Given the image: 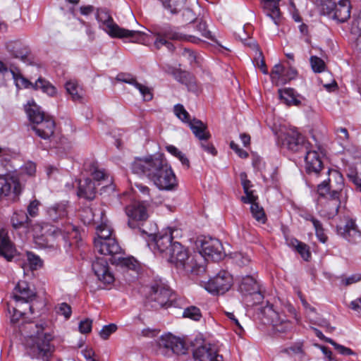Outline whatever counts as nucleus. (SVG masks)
<instances>
[{
    "mask_svg": "<svg viewBox=\"0 0 361 361\" xmlns=\"http://www.w3.org/2000/svg\"><path fill=\"white\" fill-rule=\"evenodd\" d=\"M27 259L32 269H37L42 265L41 259L37 255H35L32 252H27Z\"/></svg>",
    "mask_w": 361,
    "mask_h": 361,
    "instance_id": "3c124183",
    "label": "nucleus"
},
{
    "mask_svg": "<svg viewBox=\"0 0 361 361\" xmlns=\"http://www.w3.org/2000/svg\"><path fill=\"white\" fill-rule=\"evenodd\" d=\"M92 221H99V219L101 220L100 224L97 226V238H96L94 240H104L114 238L112 236V228L108 224L107 220L104 218V212L102 209L95 210L92 212Z\"/></svg>",
    "mask_w": 361,
    "mask_h": 361,
    "instance_id": "6ab92c4d",
    "label": "nucleus"
},
{
    "mask_svg": "<svg viewBox=\"0 0 361 361\" xmlns=\"http://www.w3.org/2000/svg\"><path fill=\"white\" fill-rule=\"evenodd\" d=\"M36 333L31 334L25 341V350L28 356L32 359L39 361H49L52 353L51 341L52 335L44 331L43 324H35Z\"/></svg>",
    "mask_w": 361,
    "mask_h": 361,
    "instance_id": "7ed1b4c3",
    "label": "nucleus"
},
{
    "mask_svg": "<svg viewBox=\"0 0 361 361\" xmlns=\"http://www.w3.org/2000/svg\"><path fill=\"white\" fill-rule=\"evenodd\" d=\"M6 47L13 58L18 59L27 64L32 63V58L31 57L30 49L20 41L8 42Z\"/></svg>",
    "mask_w": 361,
    "mask_h": 361,
    "instance_id": "dca6fc26",
    "label": "nucleus"
},
{
    "mask_svg": "<svg viewBox=\"0 0 361 361\" xmlns=\"http://www.w3.org/2000/svg\"><path fill=\"white\" fill-rule=\"evenodd\" d=\"M96 194V186L89 178L80 180L78 195L87 200H93Z\"/></svg>",
    "mask_w": 361,
    "mask_h": 361,
    "instance_id": "bb28decb",
    "label": "nucleus"
},
{
    "mask_svg": "<svg viewBox=\"0 0 361 361\" xmlns=\"http://www.w3.org/2000/svg\"><path fill=\"white\" fill-rule=\"evenodd\" d=\"M305 168L309 174L318 175L323 169L322 157L317 150L310 149L305 157Z\"/></svg>",
    "mask_w": 361,
    "mask_h": 361,
    "instance_id": "f3484780",
    "label": "nucleus"
},
{
    "mask_svg": "<svg viewBox=\"0 0 361 361\" xmlns=\"http://www.w3.org/2000/svg\"><path fill=\"white\" fill-rule=\"evenodd\" d=\"M290 243L295 248L303 259L307 261L310 259L311 254L309 250V247L306 244L300 242L296 239L291 240Z\"/></svg>",
    "mask_w": 361,
    "mask_h": 361,
    "instance_id": "79ce46f5",
    "label": "nucleus"
},
{
    "mask_svg": "<svg viewBox=\"0 0 361 361\" xmlns=\"http://www.w3.org/2000/svg\"><path fill=\"white\" fill-rule=\"evenodd\" d=\"M279 94L285 104L288 106H298L300 102L295 97L292 89L279 90Z\"/></svg>",
    "mask_w": 361,
    "mask_h": 361,
    "instance_id": "4c0bfd02",
    "label": "nucleus"
},
{
    "mask_svg": "<svg viewBox=\"0 0 361 361\" xmlns=\"http://www.w3.org/2000/svg\"><path fill=\"white\" fill-rule=\"evenodd\" d=\"M240 178L244 190V192L246 195L245 197H242V201L243 202H251L252 201H256L257 197L254 195L253 191L251 190L252 185L251 182L247 178V174L245 172L240 173Z\"/></svg>",
    "mask_w": 361,
    "mask_h": 361,
    "instance_id": "473e14b6",
    "label": "nucleus"
},
{
    "mask_svg": "<svg viewBox=\"0 0 361 361\" xmlns=\"http://www.w3.org/2000/svg\"><path fill=\"white\" fill-rule=\"evenodd\" d=\"M161 348L170 349L176 354H185L186 348L184 342L171 334L162 336L159 341Z\"/></svg>",
    "mask_w": 361,
    "mask_h": 361,
    "instance_id": "aec40b11",
    "label": "nucleus"
},
{
    "mask_svg": "<svg viewBox=\"0 0 361 361\" xmlns=\"http://www.w3.org/2000/svg\"><path fill=\"white\" fill-rule=\"evenodd\" d=\"M94 245L95 250L102 255L111 256V259L122 253V249L115 238L94 240Z\"/></svg>",
    "mask_w": 361,
    "mask_h": 361,
    "instance_id": "2eb2a0df",
    "label": "nucleus"
},
{
    "mask_svg": "<svg viewBox=\"0 0 361 361\" xmlns=\"http://www.w3.org/2000/svg\"><path fill=\"white\" fill-rule=\"evenodd\" d=\"M360 281H361V274H356L343 279L342 282L345 286H349Z\"/></svg>",
    "mask_w": 361,
    "mask_h": 361,
    "instance_id": "338daca9",
    "label": "nucleus"
},
{
    "mask_svg": "<svg viewBox=\"0 0 361 361\" xmlns=\"http://www.w3.org/2000/svg\"><path fill=\"white\" fill-rule=\"evenodd\" d=\"M280 0H263L262 7L264 13L269 17H270L275 24L279 23V20L281 16V12L279 9Z\"/></svg>",
    "mask_w": 361,
    "mask_h": 361,
    "instance_id": "cd10ccee",
    "label": "nucleus"
},
{
    "mask_svg": "<svg viewBox=\"0 0 361 361\" xmlns=\"http://www.w3.org/2000/svg\"><path fill=\"white\" fill-rule=\"evenodd\" d=\"M126 214L135 221H145L148 217L145 206L142 203H133L126 208Z\"/></svg>",
    "mask_w": 361,
    "mask_h": 361,
    "instance_id": "a878e982",
    "label": "nucleus"
},
{
    "mask_svg": "<svg viewBox=\"0 0 361 361\" xmlns=\"http://www.w3.org/2000/svg\"><path fill=\"white\" fill-rule=\"evenodd\" d=\"M164 6L168 8L171 13H177L182 11L186 0H161Z\"/></svg>",
    "mask_w": 361,
    "mask_h": 361,
    "instance_id": "a19ab883",
    "label": "nucleus"
},
{
    "mask_svg": "<svg viewBox=\"0 0 361 361\" xmlns=\"http://www.w3.org/2000/svg\"><path fill=\"white\" fill-rule=\"evenodd\" d=\"M311 222L312 223L314 228L315 229V233L317 238L322 243H326L327 240V236L324 233L322 223L314 217H311Z\"/></svg>",
    "mask_w": 361,
    "mask_h": 361,
    "instance_id": "49530a36",
    "label": "nucleus"
},
{
    "mask_svg": "<svg viewBox=\"0 0 361 361\" xmlns=\"http://www.w3.org/2000/svg\"><path fill=\"white\" fill-rule=\"evenodd\" d=\"M351 32L357 35L361 34V11L353 22Z\"/></svg>",
    "mask_w": 361,
    "mask_h": 361,
    "instance_id": "052dcab7",
    "label": "nucleus"
},
{
    "mask_svg": "<svg viewBox=\"0 0 361 361\" xmlns=\"http://www.w3.org/2000/svg\"><path fill=\"white\" fill-rule=\"evenodd\" d=\"M326 342L330 343L332 345L334 348L338 350V352L343 355H356V353L353 351L350 348H347L344 345H340L337 343H336L333 339L331 338H326Z\"/></svg>",
    "mask_w": 361,
    "mask_h": 361,
    "instance_id": "09e8293b",
    "label": "nucleus"
},
{
    "mask_svg": "<svg viewBox=\"0 0 361 361\" xmlns=\"http://www.w3.org/2000/svg\"><path fill=\"white\" fill-rule=\"evenodd\" d=\"M255 202L256 201H252L250 202L251 204L250 212L252 215L257 221L260 224H264L267 221V216L264 209Z\"/></svg>",
    "mask_w": 361,
    "mask_h": 361,
    "instance_id": "ea45409f",
    "label": "nucleus"
},
{
    "mask_svg": "<svg viewBox=\"0 0 361 361\" xmlns=\"http://www.w3.org/2000/svg\"><path fill=\"white\" fill-rule=\"evenodd\" d=\"M27 310H29V309L26 306L18 307L16 302L15 306L12 307V312L9 309V312L11 314V322L12 323L18 322L24 314L27 313Z\"/></svg>",
    "mask_w": 361,
    "mask_h": 361,
    "instance_id": "37998d69",
    "label": "nucleus"
},
{
    "mask_svg": "<svg viewBox=\"0 0 361 361\" xmlns=\"http://www.w3.org/2000/svg\"><path fill=\"white\" fill-rule=\"evenodd\" d=\"M51 118L49 114H28L29 121L32 126L39 125L45 119Z\"/></svg>",
    "mask_w": 361,
    "mask_h": 361,
    "instance_id": "4d7b16f0",
    "label": "nucleus"
},
{
    "mask_svg": "<svg viewBox=\"0 0 361 361\" xmlns=\"http://www.w3.org/2000/svg\"><path fill=\"white\" fill-rule=\"evenodd\" d=\"M65 88L71 99L75 102H80L83 98V91L74 81H68L65 84Z\"/></svg>",
    "mask_w": 361,
    "mask_h": 361,
    "instance_id": "f704fd0d",
    "label": "nucleus"
},
{
    "mask_svg": "<svg viewBox=\"0 0 361 361\" xmlns=\"http://www.w3.org/2000/svg\"><path fill=\"white\" fill-rule=\"evenodd\" d=\"M232 283V276L222 270L205 284L204 288L212 294H224L231 288Z\"/></svg>",
    "mask_w": 361,
    "mask_h": 361,
    "instance_id": "9d476101",
    "label": "nucleus"
},
{
    "mask_svg": "<svg viewBox=\"0 0 361 361\" xmlns=\"http://www.w3.org/2000/svg\"><path fill=\"white\" fill-rule=\"evenodd\" d=\"M16 252V248L8 238L7 231L5 229H0V255L10 261Z\"/></svg>",
    "mask_w": 361,
    "mask_h": 361,
    "instance_id": "b1692460",
    "label": "nucleus"
},
{
    "mask_svg": "<svg viewBox=\"0 0 361 361\" xmlns=\"http://www.w3.org/2000/svg\"><path fill=\"white\" fill-rule=\"evenodd\" d=\"M310 64L313 71L315 73H321L324 71L326 68L324 61L315 56H311Z\"/></svg>",
    "mask_w": 361,
    "mask_h": 361,
    "instance_id": "8fccbe9b",
    "label": "nucleus"
},
{
    "mask_svg": "<svg viewBox=\"0 0 361 361\" xmlns=\"http://www.w3.org/2000/svg\"><path fill=\"white\" fill-rule=\"evenodd\" d=\"M183 316L194 321H199L202 317V313L198 307L190 306L184 310Z\"/></svg>",
    "mask_w": 361,
    "mask_h": 361,
    "instance_id": "a18cd8bd",
    "label": "nucleus"
},
{
    "mask_svg": "<svg viewBox=\"0 0 361 361\" xmlns=\"http://www.w3.org/2000/svg\"><path fill=\"white\" fill-rule=\"evenodd\" d=\"M193 357L199 361H223V357L219 355L209 344H204L193 350Z\"/></svg>",
    "mask_w": 361,
    "mask_h": 361,
    "instance_id": "4be33fe9",
    "label": "nucleus"
},
{
    "mask_svg": "<svg viewBox=\"0 0 361 361\" xmlns=\"http://www.w3.org/2000/svg\"><path fill=\"white\" fill-rule=\"evenodd\" d=\"M172 296V291L168 287L156 284L152 287L149 299L155 303L153 306L157 308L170 305Z\"/></svg>",
    "mask_w": 361,
    "mask_h": 361,
    "instance_id": "4468645a",
    "label": "nucleus"
},
{
    "mask_svg": "<svg viewBox=\"0 0 361 361\" xmlns=\"http://www.w3.org/2000/svg\"><path fill=\"white\" fill-rule=\"evenodd\" d=\"M112 264H116L121 268L128 270L136 271L139 269V264L137 261L133 257H123L122 253L117 255L114 259H111Z\"/></svg>",
    "mask_w": 361,
    "mask_h": 361,
    "instance_id": "7c9ffc66",
    "label": "nucleus"
},
{
    "mask_svg": "<svg viewBox=\"0 0 361 361\" xmlns=\"http://www.w3.org/2000/svg\"><path fill=\"white\" fill-rule=\"evenodd\" d=\"M337 233L352 243H356L361 237V232L353 219H348L344 226H338Z\"/></svg>",
    "mask_w": 361,
    "mask_h": 361,
    "instance_id": "412c9836",
    "label": "nucleus"
},
{
    "mask_svg": "<svg viewBox=\"0 0 361 361\" xmlns=\"http://www.w3.org/2000/svg\"><path fill=\"white\" fill-rule=\"evenodd\" d=\"M35 298V292L30 288L26 281H19L13 290V298L17 303V306H26L31 314L34 312V310L33 305H31L30 302Z\"/></svg>",
    "mask_w": 361,
    "mask_h": 361,
    "instance_id": "9b49d317",
    "label": "nucleus"
},
{
    "mask_svg": "<svg viewBox=\"0 0 361 361\" xmlns=\"http://www.w3.org/2000/svg\"><path fill=\"white\" fill-rule=\"evenodd\" d=\"M92 269L97 279L104 284H111L114 281V276L109 271L106 259L97 258L92 263Z\"/></svg>",
    "mask_w": 361,
    "mask_h": 361,
    "instance_id": "a211bd4d",
    "label": "nucleus"
},
{
    "mask_svg": "<svg viewBox=\"0 0 361 361\" xmlns=\"http://www.w3.org/2000/svg\"><path fill=\"white\" fill-rule=\"evenodd\" d=\"M341 205L339 198V192L334 190L329 194V197L327 198L324 205V212L328 218H333L338 212Z\"/></svg>",
    "mask_w": 361,
    "mask_h": 361,
    "instance_id": "393cba45",
    "label": "nucleus"
},
{
    "mask_svg": "<svg viewBox=\"0 0 361 361\" xmlns=\"http://www.w3.org/2000/svg\"><path fill=\"white\" fill-rule=\"evenodd\" d=\"M21 172L30 176H35L36 173V165L32 161H27L21 167Z\"/></svg>",
    "mask_w": 361,
    "mask_h": 361,
    "instance_id": "13d9d810",
    "label": "nucleus"
},
{
    "mask_svg": "<svg viewBox=\"0 0 361 361\" xmlns=\"http://www.w3.org/2000/svg\"><path fill=\"white\" fill-rule=\"evenodd\" d=\"M196 24L197 30L200 32L202 36L208 39L212 37L211 32L207 29V25L205 21L197 20Z\"/></svg>",
    "mask_w": 361,
    "mask_h": 361,
    "instance_id": "603ef678",
    "label": "nucleus"
},
{
    "mask_svg": "<svg viewBox=\"0 0 361 361\" xmlns=\"http://www.w3.org/2000/svg\"><path fill=\"white\" fill-rule=\"evenodd\" d=\"M321 11L338 22L343 23L350 16V4L349 0H339L338 4L332 0L322 1Z\"/></svg>",
    "mask_w": 361,
    "mask_h": 361,
    "instance_id": "1a4fd4ad",
    "label": "nucleus"
},
{
    "mask_svg": "<svg viewBox=\"0 0 361 361\" xmlns=\"http://www.w3.org/2000/svg\"><path fill=\"white\" fill-rule=\"evenodd\" d=\"M166 257L178 271L185 274L199 275L205 271L201 255H190L188 249L178 242H173Z\"/></svg>",
    "mask_w": 361,
    "mask_h": 361,
    "instance_id": "f257e3e1",
    "label": "nucleus"
},
{
    "mask_svg": "<svg viewBox=\"0 0 361 361\" xmlns=\"http://www.w3.org/2000/svg\"><path fill=\"white\" fill-rule=\"evenodd\" d=\"M173 231L171 228L164 230L155 239L157 250L166 257L168 256L170 248L173 246Z\"/></svg>",
    "mask_w": 361,
    "mask_h": 361,
    "instance_id": "5701e85b",
    "label": "nucleus"
},
{
    "mask_svg": "<svg viewBox=\"0 0 361 361\" xmlns=\"http://www.w3.org/2000/svg\"><path fill=\"white\" fill-rule=\"evenodd\" d=\"M166 164L161 155L136 158L131 164L134 173L145 175L150 180Z\"/></svg>",
    "mask_w": 361,
    "mask_h": 361,
    "instance_id": "39448f33",
    "label": "nucleus"
},
{
    "mask_svg": "<svg viewBox=\"0 0 361 361\" xmlns=\"http://www.w3.org/2000/svg\"><path fill=\"white\" fill-rule=\"evenodd\" d=\"M30 220L24 211L16 212L11 217V223L15 228H18L28 224Z\"/></svg>",
    "mask_w": 361,
    "mask_h": 361,
    "instance_id": "58836bf2",
    "label": "nucleus"
},
{
    "mask_svg": "<svg viewBox=\"0 0 361 361\" xmlns=\"http://www.w3.org/2000/svg\"><path fill=\"white\" fill-rule=\"evenodd\" d=\"M40 206V202L37 200H34L30 202L27 207V212L28 217H35L38 215L39 213V207Z\"/></svg>",
    "mask_w": 361,
    "mask_h": 361,
    "instance_id": "864d4df0",
    "label": "nucleus"
},
{
    "mask_svg": "<svg viewBox=\"0 0 361 361\" xmlns=\"http://www.w3.org/2000/svg\"><path fill=\"white\" fill-rule=\"evenodd\" d=\"M276 134L279 140L281 141L282 145L292 152H298L303 147L308 149L307 145L309 143L306 142L305 137L295 127L286 128L281 126L279 133L276 131Z\"/></svg>",
    "mask_w": 361,
    "mask_h": 361,
    "instance_id": "0eeeda50",
    "label": "nucleus"
},
{
    "mask_svg": "<svg viewBox=\"0 0 361 361\" xmlns=\"http://www.w3.org/2000/svg\"><path fill=\"white\" fill-rule=\"evenodd\" d=\"M285 72V68L281 64H276L271 73V78L273 81L279 83H282V79L284 78L283 73Z\"/></svg>",
    "mask_w": 361,
    "mask_h": 361,
    "instance_id": "de8ad7c7",
    "label": "nucleus"
},
{
    "mask_svg": "<svg viewBox=\"0 0 361 361\" xmlns=\"http://www.w3.org/2000/svg\"><path fill=\"white\" fill-rule=\"evenodd\" d=\"M33 130L42 139H48L54 133V122L51 118H48L39 125L32 126Z\"/></svg>",
    "mask_w": 361,
    "mask_h": 361,
    "instance_id": "c85d7f7f",
    "label": "nucleus"
},
{
    "mask_svg": "<svg viewBox=\"0 0 361 361\" xmlns=\"http://www.w3.org/2000/svg\"><path fill=\"white\" fill-rule=\"evenodd\" d=\"M117 329L116 325L114 324H111L106 326H104L99 332V336L102 338L106 340L109 338V336L115 332Z\"/></svg>",
    "mask_w": 361,
    "mask_h": 361,
    "instance_id": "6e6d98bb",
    "label": "nucleus"
},
{
    "mask_svg": "<svg viewBox=\"0 0 361 361\" xmlns=\"http://www.w3.org/2000/svg\"><path fill=\"white\" fill-rule=\"evenodd\" d=\"M154 35L156 37L154 47L157 49H159L161 47L165 46L170 51H173L174 46L169 41V39L191 42L194 43H196L198 40V39L195 36L180 32L169 25H164L159 28L156 31Z\"/></svg>",
    "mask_w": 361,
    "mask_h": 361,
    "instance_id": "20e7f679",
    "label": "nucleus"
},
{
    "mask_svg": "<svg viewBox=\"0 0 361 361\" xmlns=\"http://www.w3.org/2000/svg\"><path fill=\"white\" fill-rule=\"evenodd\" d=\"M25 113H41L39 110V107L36 104L35 101L31 100L27 102V104L25 106Z\"/></svg>",
    "mask_w": 361,
    "mask_h": 361,
    "instance_id": "0e129e2a",
    "label": "nucleus"
},
{
    "mask_svg": "<svg viewBox=\"0 0 361 361\" xmlns=\"http://www.w3.org/2000/svg\"><path fill=\"white\" fill-rule=\"evenodd\" d=\"M92 321L88 319H86L83 321H81L79 324V331L82 334H88L92 330Z\"/></svg>",
    "mask_w": 361,
    "mask_h": 361,
    "instance_id": "680f3d73",
    "label": "nucleus"
},
{
    "mask_svg": "<svg viewBox=\"0 0 361 361\" xmlns=\"http://www.w3.org/2000/svg\"><path fill=\"white\" fill-rule=\"evenodd\" d=\"M239 288L242 293L247 294L257 293L259 290L257 281L251 276L243 277L239 285Z\"/></svg>",
    "mask_w": 361,
    "mask_h": 361,
    "instance_id": "2f4dec72",
    "label": "nucleus"
},
{
    "mask_svg": "<svg viewBox=\"0 0 361 361\" xmlns=\"http://www.w3.org/2000/svg\"><path fill=\"white\" fill-rule=\"evenodd\" d=\"M10 71L17 88H32L33 90L34 83L25 78L20 73L16 72L12 69H11Z\"/></svg>",
    "mask_w": 361,
    "mask_h": 361,
    "instance_id": "e433bc0d",
    "label": "nucleus"
},
{
    "mask_svg": "<svg viewBox=\"0 0 361 361\" xmlns=\"http://www.w3.org/2000/svg\"><path fill=\"white\" fill-rule=\"evenodd\" d=\"M198 255H201L203 261L209 259L217 261L223 257L224 252L221 242L216 238H209L202 241Z\"/></svg>",
    "mask_w": 361,
    "mask_h": 361,
    "instance_id": "f8f14e48",
    "label": "nucleus"
},
{
    "mask_svg": "<svg viewBox=\"0 0 361 361\" xmlns=\"http://www.w3.org/2000/svg\"><path fill=\"white\" fill-rule=\"evenodd\" d=\"M57 313L64 316L66 319L70 318L72 311L69 305L66 302H62L59 305Z\"/></svg>",
    "mask_w": 361,
    "mask_h": 361,
    "instance_id": "bf43d9fd",
    "label": "nucleus"
},
{
    "mask_svg": "<svg viewBox=\"0 0 361 361\" xmlns=\"http://www.w3.org/2000/svg\"><path fill=\"white\" fill-rule=\"evenodd\" d=\"M271 322L274 329L279 332H286L292 327L289 321L285 319L283 316H281L276 312H274Z\"/></svg>",
    "mask_w": 361,
    "mask_h": 361,
    "instance_id": "c9c22d12",
    "label": "nucleus"
},
{
    "mask_svg": "<svg viewBox=\"0 0 361 361\" xmlns=\"http://www.w3.org/2000/svg\"><path fill=\"white\" fill-rule=\"evenodd\" d=\"M160 190H172L177 185L176 177L171 167L166 163L152 180Z\"/></svg>",
    "mask_w": 361,
    "mask_h": 361,
    "instance_id": "ddd939ff",
    "label": "nucleus"
},
{
    "mask_svg": "<svg viewBox=\"0 0 361 361\" xmlns=\"http://www.w3.org/2000/svg\"><path fill=\"white\" fill-rule=\"evenodd\" d=\"M182 56H183V57L185 58L188 60V61L190 64H192L194 62H195V60H196L195 54L192 51H191L190 49H185V50L183 51V52L182 54Z\"/></svg>",
    "mask_w": 361,
    "mask_h": 361,
    "instance_id": "774afa93",
    "label": "nucleus"
},
{
    "mask_svg": "<svg viewBox=\"0 0 361 361\" xmlns=\"http://www.w3.org/2000/svg\"><path fill=\"white\" fill-rule=\"evenodd\" d=\"M234 260L235 263L240 266H245L248 264L250 262V258L248 256L245 255L244 254L239 252L235 253L234 255Z\"/></svg>",
    "mask_w": 361,
    "mask_h": 361,
    "instance_id": "e2e57ef3",
    "label": "nucleus"
},
{
    "mask_svg": "<svg viewBox=\"0 0 361 361\" xmlns=\"http://www.w3.org/2000/svg\"><path fill=\"white\" fill-rule=\"evenodd\" d=\"M329 181V179L324 180L322 183L318 185L317 192L319 196L324 197L326 198L329 197V194H331L332 192H330Z\"/></svg>",
    "mask_w": 361,
    "mask_h": 361,
    "instance_id": "5fc2aeb1",
    "label": "nucleus"
},
{
    "mask_svg": "<svg viewBox=\"0 0 361 361\" xmlns=\"http://www.w3.org/2000/svg\"><path fill=\"white\" fill-rule=\"evenodd\" d=\"M33 90H40L49 97H55L57 94L56 88L49 81L42 77H39L34 83Z\"/></svg>",
    "mask_w": 361,
    "mask_h": 361,
    "instance_id": "c756f323",
    "label": "nucleus"
},
{
    "mask_svg": "<svg viewBox=\"0 0 361 361\" xmlns=\"http://www.w3.org/2000/svg\"><path fill=\"white\" fill-rule=\"evenodd\" d=\"M137 90H139L143 99L145 101H150L153 97L152 90L148 86L139 82L137 80L133 85Z\"/></svg>",
    "mask_w": 361,
    "mask_h": 361,
    "instance_id": "c03bdc74",
    "label": "nucleus"
},
{
    "mask_svg": "<svg viewBox=\"0 0 361 361\" xmlns=\"http://www.w3.org/2000/svg\"><path fill=\"white\" fill-rule=\"evenodd\" d=\"M42 231L43 235L56 240L59 245L62 244L65 247L71 245L70 239L75 238L78 234L77 228L71 224L62 225L60 228L44 224L42 226Z\"/></svg>",
    "mask_w": 361,
    "mask_h": 361,
    "instance_id": "6e6552de",
    "label": "nucleus"
},
{
    "mask_svg": "<svg viewBox=\"0 0 361 361\" xmlns=\"http://www.w3.org/2000/svg\"><path fill=\"white\" fill-rule=\"evenodd\" d=\"M231 148L235 152V153L241 158H246L248 156V154L245 150L240 149L237 144H235L233 141H231L230 143Z\"/></svg>",
    "mask_w": 361,
    "mask_h": 361,
    "instance_id": "69168bd1",
    "label": "nucleus"
},
{
    "mask_svg": "<svg viewBox=\"0 0 361 361\" xmlns=\"http://www.w3.org/2000/svg\"><path fill=\"white\" fill-rule=\"evenodd\" d=\"M176 116L190 128L195 135L200 140L202 148L207 152L216 155L217 152L214 145L207 142L210 134L207 131V126L200 120L192 118L190 114H176Z\"/></svg>",
    "mask_w": 361,
    "mask_h": 361,
    "instance_id": "423d86ee",
    "label": "nucleus"
},
{
    "mask_svg": "<svg viewBox=\"0 0 361 361\" xmlns=\"http://www.w3.org/2000/svg\"><path fill=\"white\" fill-rule=\"evenodd\" d=\"M96 19L100 23L99 27L113 37L128 38L130 42L147 44L150 42L152 37L147 34L136 30H130L120 27L114 22L108 11L97 8Z\"/></svg>",
    "mask_w": 361,
    "mask_h": 361,
    "instance_id": "f03ea898",
    "label": "nucleus"
},
{
    "mask_svg": "<svg viewBox=\"0 0 361 361\" xmlns=\"http://www.w3.org/2000/svg\"><path fill=\"white\" fill-rule=\"evenodd\" d=\"M47 214L52 221H57L67 215L66 205L62 203L55 204L47 209Z\"/></svg>",
    "mask_w": 361,
    "mask_h": 361,
    "instance_id": "72a5a7b5",
    "label": "nucleus"
}]
</instances>
